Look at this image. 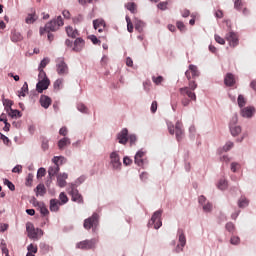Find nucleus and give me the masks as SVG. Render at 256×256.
<instances>
[{
	"instance_id": "nucleus-17",
	"label": "nucleus",
	"mask_w": 256,
	"mask_h": 256,
	"mask_svg": "<svg viewBox=\"0 0 256 256\" xmlns=\"http://www.w3.org/2000/svg\"><path fill=\"white\" fill-rule=\"evenodd\" d=\"M93 27L98 31V33H103L105 30V20L96 19L93 21Z\"/></svg>"
},
{
	"instance_id": "nucleus-39",
	"label": "nucleus",
	"mask_w": 256,
	"mask_h": 256,
	"mask_svg": "<svg viewBox=\"0 0 256 256\" xmlns=\"http://www.w3.org/2000/svg\"><path fill=\"white\" fill-rule=\"evenodd\" d=\"M217 187H218V189H220L221 191H225V189H227V180L221 179V180L218 182Z\"/></svg>"
},
{
	"instance_id": "nucleus-52",
	"label": "nucleus",
	"mask_w": 256,
	"mask_h": 256,
	"mask_svg": "<svg viewBox=\"0 0 256 256\" xmlns=\"http://www.w3.org/2000/svg\"><path fill=\"white\" fill-rule=\"evenodd\" d=\"M4 184L7 185V187L10 189V191H15V184L11 181L5 179Z\"/></svg>"
},
{
	"instance_id": "nucleus-24",
	"label": "nucleus",
	"mask_w": 256,
	"mask_h": 256,
	"mask_svg": "<svg viewBox=\"0 0 256 256\" xmlns=\"http://www.w3.org/2000/svg\"><path fill=\"white\" fill-rule=\"evenodd\" d=\"M69 145H71V139L68 137H64L58 141V149L60 150L65 149Z\"/></svg>"
},
{
	"instance_id": "nucleus-64",
	"label": "nucleus",
	"mask_w": 256,
	"mask_h": 256,
	"mask_svg": "<svg viewBox=\"0 0 256 256\" xmlns=\"http://www.w3.org/2000/svg\"><path fill=\"white\" fill-rule=\"evenodd\" d=\"M151 113H157V101H153L151 104Z\"/></svg>"
},
{
	"instance_id": "nucleus-58",
	"label": "nucleus",
	"mask_w": 256,
	"mask_h": 256,
	"mask_svg": "<svg viewBox=\"0 0 256 256\" xmlns=\"http://www.w3.org/2000/svg\"><path fill=\"white\" fill-rule=\"evenodd\" d=\"M214 37H215L216 43H219L220 45H225V39H223L221 36L215 35Z\"/></svg>"
},
{
	"instance_id": "nucleus-6",
	"label": "nucleus",
	"mask_w": 256,
	"mask_h": 256,
	"mask_svg": "<svg viewBox=\"0 0 256 256\" xmlns=\"http://www.w3.org/2000/svg\"><path fill=\"white\" fill-rule=\"evenodd\" d=\"M95 245H97V239L93 238L91 240H84L77 243V249H82L85 251H89V249H95Z\"/></svg>"
},
{
	"instance_id": "nucleus-28",
	"label": "nucleus",
	"mask_w": 256,
	"mask_h": 256,
	"mask_svg": "<svg viewBox=\"0 0 256 256\" xmlns=\"http://www.w3.org/2000/svg\"><path fill=\"white\" fill-rule=\"evenodd\" d=\"M11 105H13V103L11 101H8L7 107H9V109H10L8 112V115L10 117H21V112L19 110L11 109Z\"/></svg>"
},
{
	"instance_id": "nucleus-32",
	"label": "nucleus",
	"mask_w": 256,
	"mask_h": 256,
	"mask_svg": "<svg viewBox=\"0 0 256 256\" xmlns=\"http://www.w3.org/2000/svg\"><path fill=\"white\" fill-rule=\"evenodd\" d=\"M41 149L42 151L49 150V139H47L46 137L41 138Z\"/></svg>"
},
{
	"instance_id": "nucleus-46",
	"label": "nucleus",
	"mask_w": 256,
	"mask_h": 256,
	"mask_svg": "<svg viewBox=\"0 0 256 256\" xmlns=\"http://www.w3.org/2000/svg\"><path fill=\"white\" fill-rule=\"evenodd\" d=\"M50 59L49 58H44L41 62L40 65L38 67V69H45L47 67V65H49L50 63Z\"/></svg>"
},
{
	"instance_id": "nucleus-45",
	"label": "nucleus",
	"mask_w": 256,
	"mask_h": 256,
	"mask_svg": "<svg viewBox=\"0 0 256 256\" xmlns=\"http://www.w3.org/2000/svg\"><path fill=\"white\" fill-rule=\"evenodd\" d=\"M152 81L155 83V85H161V83L164 81V78L163 76H152Z\"/></svg>"
},
{
	"instance_id": "nucleus-53",
	"label": "nucleus",
	"mask_w": 256,
	"mask_h": 256,
	"mask_svg": "<svg viewBox=\"0 0 256 256\" xmlns=\"http://www.w3.org/2000/svg\"><path fill=\"white\" fill-rule=\"evenodd\" d=\"M28 253H37V245L30 244L27 247Z\"/></svg>"
},
{
	"instance_id": "nucleus-33",
	"label": "nucleus",
	"mask_w": 256,
	"mask_h": 256,
	"mask_svg": "<svg viewBox=\"0 0 256 256\" xmlns=\"http://www.w3.org/2000/svg\"><path fill=\"white\" fill-rule=\"evenodd\" d=\"M66 33L68 37H72V39L77 37V30H74L71 26L66 27Z\"/></svg>"
},
{
	"instance_id": "nucleus-10",
	"label": "nucleus",
	"mask_w": 256,
	"mask_h": 256,
	"mask_svg": "<svg viewBox=\"0 0 256 256\" xmlns=\"http://www.w3.org/2000/svg\"><path fill=\"white\" fill-rule=\"evenodd\" d=\"M225 39L228 41L230 47H237L239 45V36L235 32H228Z\"/></svg>"
},
{
	"instance_id": "nucleus-51",
	"label": "nucleus",
	"mask_w": 256,
	"mask_h": 256,
	"mask_svg": "<svg viewBox=\"0 0 256 256\" xmlns=\"http://www.w3.org/2000/svg\"><path fill=\"white\" fill-rule=\"evenodd\" d=\"M188 89L195 91V89H197V82H195V80H189Z\"/></svg>"
},
{
	"instance_id": "nucleus-27",
	"label": "nucleus",
	"mask_w": 256,
	"mask_h": 256,
	"mask_svg": "<svg viewBox=\"0 0 256 256\" xmlns=\"http://www.w3.org/2000/svg\"><path fill=\"white\" fill-rule=\"evenodd\" d=\"M62 205L61 201L57 199L50 200V211L57 212L59 211V206Z\"/></svg>"
},
{
	"instance_id": "nucleus-26",
	"label": "nucleus",
	"mask_w": 256,
	"mask_h": 256,
	"mask_svg": "<svg viewBox=\"0 0 256 256\" xmlns=\"http://www.w3.org/2000/svg\"><path fill=\"white\" fill-rule=\"evenodd\" d=\"M52 163H54V165H58L60 167V165L67 163V158L63 157V156H54L52 159Z\"/></svg>"
},
{
	"instance_id": "nucleus-9",
	"label": "nucleus",
	"mask_w": 256,
	"mask_h": 256,
	"mask_svg": "<svg viewBox=\"0 0 256 256\" xmlns=\"http://www.w3.org/2000/svg\"><path fill=\"white\" fill-rule=\"evenodd\" d=\"M193 91L194 90H191L189 87H182L179 89L180 95L182 97H188L190 101H197V95Z\"/></svg>"
},
{
	"instance_id": "nucleus-14",
	"label": "nucleus",
	"mask_w": 256,
	"mask_h": 256,
	"mask_svg": "<svg viewBox=\"0 0 256 256\" xmlns=\"http://www.w3.org/2000/svg\"><path fill=\"white\" fill-rule=\"evenodd\" d=\"M49 85H51V81H49V79L39 80L36 85V91H38V93H43V91L49 89Z\"/></svg>"
},
{
	"instance_id": "nucleus-22",
	"label": "nucleus",
	"mask_w": 256,
	"mask_h": 256,
	"mask_svg": "<svg viewBox=\"0 0 256 256\" xmlns=\"http://www.w3.org/2000/svg\"><path fill=\"white\" fill-rule=\"evenodd\" d=\"M224 84L226 87H233L235 85V76L232 73H227L224 78Z\"/></svg>"
},
{
	"instance_id": "nucleus-29",
	"label": "nucleus",
	"mask_w": 256,
	"mask_h": 256,
	"mask_svg": "<svg viewBox=\"0 0 256 256\" xmlns=\"http://www.w3.org/2000/svg\"><path fill=\"white\" fill-rule=\"evenodd\" d=\"M59 171H60L59 164H54V166H51L48 169L49 177H55V175H57V173H59Z\"/></svg>"
},
{
	"instance_id": "nucleus-19",
	"label": "nucleus",
	"mask_w": 256,
	"mask_h": 256,
	"mask_svg": "<svg viewBox=\"0 0 256 256\" xmlns=\"http://www.w3.org/2000/svg\"><path fill=\"white\" fill-rule=\"evenodd\" d=\"M83 47H85V40H83V38H76L74 41L73 51L79 53V51L83 50Z\"/></svg>"
},
{
	"instance_id": "nucleus-8",
	"label": "nucleus",
	"mask_w": 256,
	"mask_h": 256,
	"mask_svg": "<svg viewBox=\"0 0 256 256\" xmlns=\"http://www.w3.org/2000/svg\"><path fill=\"white\" fill-rule=\"evenodd\" d=\"M110 165L112 166V169H121V158L119 157V153L112 152L110 154Z\"/></svg>"
},
{
	"instance_id": "nucleus-63",
	"label": "nucleus",
	"mask_w": 256,
	"mask_h": 256,
	"mask_svg": "<svg viewBox=\"0 0 256 256\" xmlns=\"http://www.w3.org/2000/svg\"><path fill=\"white\" fill-rule=\"evenodd\" d=\"M67 133H68L67 127H62L59 130V135H62V137H67Z\"/></svg>"
},
{
	"instance_id": "nucleus-55",
	"label": "nucleus",
	"mask_w": 256,
	"mask_h": 256,
	"mask_svg": "<svg viewBox=\"0 0 256 256\" xmlns=\"http://www.w3.org/2000/svg\"><path fill=\"white\" fill-rule=\"evenodd\" d=\"M241 239L237 236H232L230 239L231 245H239Z\"/></svg>"
},
{
	"instance_id": "nucleus-2",
	"label": "nucleus",
	"mask_w": 256,
	"mask_h": 256,
	"mask_svg": "<svg viewBox=\"0 0 256 256\" xmlns=\"http://www.w3.org/2000/svg\"><path fill=\"white\" fill-rule=\"evenodd\" d=\"M167 127L170 135H176L177 141H181V139H183V135H185L183 123L177 121L176 124L173 125L171 122H167Z\"/></svg>"
},
{
	"instance_id": "nucleus-20",
	"label": "nucleus",
	"mask_w": 256,
	"mask_h": 256,
	"mask_svg": "<svg viewBox=\"0 0 256 256\" xmlns=\"http://www.w3.org/2000/svg\"><path fill=\"white\" fill-rule=\"evenodd\" d=\"M51 103H52V100H51V98L49 96L42 95L40 97V105L44 109H49V107L51 106Z\"/></svg>"
},
{
	"instance_id": "nucleus-15",
	"label": "nucleus",
	"mask_w": 256,
	"mask_h": 256,
	"mask_svg": "<svg viewBox=\"0 0 256 256\" xmlns=\"http://www.w3.org/2000/svg\"><path fill=\"white\" fill-rule=\"evenodd\" d=\"M69 193L72 197V201H74L75 203H83V196L79 193V190H77L75 187H72Z\"/></svg>"
},
{
	"instance_id": "nucleus-62",
	"label": "nucleus",
	"mask_w": 256,
	"mask_h": 256,
	"mask_svg": "<svg viewBox=\"0 0 256 256\" xmlns=\"http://www.w3.org/2000/svg\"><path fill=\"white\" fill-rule=\"evenodd\" d=\"M167 5H168L167 2H160L158 4V9H161V11H165L167 9Z\"/></svg>"
},
{
	"instance_id": "nucleus-30",
	"label": "nucleus",
	"mask_w": 256,
	"mask_h": 256,
	"mask_svg": "<svg viewBox=\"0 0 256 256\" xmlns=\"http://www.w3.org/2000/svg\"><path fill=\"white\" fill-rule=\"evenodd\" d=\"M145 28V22L141 20H135V29L138 33H143V29Z\"/></svg>"
},
{
	"instance_id": "nucleus-41",
	"label": "nucleus",
	"mask_w": 256,
	"mask_h": 256,
	"mask_svg": "<svg viewBox=\"0 0 256 256\" xmlns=\"http://www.w3.org/2000/svg\"><path fill=\"white\" fill-rule=\"evenodd\" d=\"M60 204L65 205V203L69 202V198L65 195V192H61L59 195Z\"/></svg>"
},
{
	"instance_id": "nucleus-1",
	"label": "nucleus",
	"mask_w": 256,
	"mask_h": 256,
	"mask_svg": "<svg viewBox=\"0 0 256 256\" xmlns=\"http://www.w3.org/2000/svg\"><path fill=\"white\" fill-rule=\"evenodd\" d=\"M65 23L63 22V17L58 16L56 19L48 22L44 28H40V35H44L46 33H50V31H58L59 27H63Z\"/></svg>"
},
{
	"instance_id": "nucleus-40",
	"label": "nucleus",
	"mask_w": 256,
	"mask_h": 256,
	"mask_svg": "<svg viewBox=\"0 0 256 256\" xmlns=\"http://www.w3.org/2000/svg\"><path fill=\"white\" fill-rule=\"evenodd\" d=\"M203 205V211H205V213H211V211H213V204H211V202H207L206 204H202Z\"/></svg>"
},
{
	"instance_id": "nucleus-43",
	"label": "nucleus",
	"mask_w": 256,
	"mask_h": 256,
	"mask_svg": "<svg viewBox=\"0 0 256 256\" xmlns=\"http://www.w3.org/2000/svg\"><path fill=\"white\" fill-rule=\"evenodd\" d=\"M234 1V9L237 11H241L243 9V1L242 0H233Z\"/></svg>"
},
{
	"instance_id": "nucleus-49",
	"label": "nucleus",
	"mask_w": 256,
	"mask_h": 256,
	"mask_svg": "<svg viewBox=\"0 0 256 256\" xmlns=\"http://www.w3.org/2000/svg\"><path fill=\"white\" fill-rule=\"evenodd\" d=\"M126 22H127L128 32L133 33V23L131 22V18H129V16H126Z\"/></svg>"
},
{
	"instance_id": "nucleus-12",
	"label": "nucleus",
	"mask_w": 256,
	"mask_h": 256,
	"mask_svg": "<svg viewBox=\"0 0 256 256\" xmlns=\"http://www.w3.org/2000/svg\"><path fill=\"white\" fill-rule=\"evenodd\" d=\"M237 123V116H233L230 122V133L233 137H237L241 133V126L235 125Z\"/></svg>"
},
{
	"instance_id": "nucleus-38",
	"label": "nucleus",
	"mask_w": 256,
	"mask_h": 256,
	"mask_svg": "<svg viewBox=\"0 0 256 256\" xmlns=\"http://www.w3.org/2000/svg\"><path fill=\"white\" fill-rule=\"evenodd\" d=\"M247 205H249V200H247V198L242 196L238 201V207L243 208V207H247Z\"/></svg>"
},
{
	"instance_id": "nucleus-11",
	"label": "nucleus",
	"mask_w": 256,
	"mask_h": 256,
	"mask_svg": "<svg viewBox=\"0 0 256 256\" xmlns=\"http://www.w3.org/2000/svg\"><path fill=\"white\" fill-rule=\"evenodd\" d=\"M185 75L188 81L199 77V70L197 69V66L190 64L189 69L185 72Z\"/></svg>"
},
{
	"instance_id": "nucleus-57",
	"label": "nucleus",
	"mask_w": 256,
	"mask_h": 256,
	"mask_svg": "<svg viewBox=\"0 0 256 256\" xmlns=\"http://www.w3.org/2000/svg\"><path fill=\"white\" fill-rule=\"evenodd\" d=\"M128 141L130 145H135V143L137 142V136L131 134L130 136H128Z\"/></svg>"
},
{
	"instance_id": "nucleus-60",
	"label": "nucleus",
	"mask_w": 256,
	"mask_h": 256,
	"mask_svg": "<svg viewBox=\"0 0 256 256\" xmlns=\"http://www.w3.org/2000/svg\"><path fill=\"white\" fill-rule=\"evenodd\" d=\"M23 172V166L17 165L12 169V173H22Z\"/></svg>"
},
{
	"instance_id": "nucleus-56",
	"label": "nucleus",
	"mask_w": 256,
	"mask_h": 256,
	"mask_svg": "<svg viewBox=\"0 0 256 256\" xmlns=\"http://www.w3.org/2000/svg\"><path fill=\"white\" fill-rule=\"evenodd\" d=\"M226 229L227 231H229V233H233V231H235V224L232 222H228L226 224Z\"/></svg>"
},
{
	"instance_id": "nucleus-34",
	"label": "nucleus",
	"mask_w": 256,
	"mask_h": 256,
	"mask_svg": "<svg viewBox=\"0 0 256 256\" xmlns=\"http://www.w3.org/2000/svg\"><path fill=\"white\" fill-rule=\"evenodd\" d=\"M74 25H79L85 21V17L82 14H78L72 18Z\"/></svg>"
},
{
	"instance_id": "nucleus-18",
	"label": "nucleus",
	"mask_w": 256,
	"mask_h": 256,
	"mask_svg": "<svg viewBox=\"0 0 256 256\" xmlns=\"http://www.w3.org/2000/svg\"><path fill=\"white\" fill-rule=\"evenodd\" d=\"M254 114H255V108L253 106H248L241 110L242 117H246L247 119L253 117Z\"/></svg>"
},
{
	"instance_id": "nucleus-16",
	"label": "nucleus",
	"mask_w": 256,
	"mask_h": 256,
	"mask_svg": "<svg viewBox=\"0 0 256 256\" xmlns=\"http://www.w3.org/2000/svg\"><path fill=\"white\" fill-rule=\"evenodd\" d=\"M67 179H69V174H67V173L58 174V176H57L58 187H66Z\"/></svg>"
},
{
	"instance_id": "nucleus-35",
	"label": "nucleus",
	"mask_w": 256,
	"mask_h": 256,
	"mask_svg": "<svg viewBox=\"0 0 256 256\" xmlns=\"http://www.w3.org/2000/svg\"><path fill=\"white\" fill-rule=\"evenodd\" d=\"M29 92V84H27V82H25L21 88V90L18 92L19 93V97H25L26 93Z\"/></svg>"
},
{
	"instance_id": "nucleus-25",
	"label": "nucleus",
	"mask_w": 256,
	"mask_h": 256,
	"mask_svg": "<svg viewBox=\"0 0 256 256\" xmlns=\"http://www.w3.org/2000/svg\"><path fill=\"white\" fill-rule=\"evenodd\" d=\"M143 157H145V152L143 151H138L135 155V163L136 165H138L139 167H142L143 165Z\"/></svg>"
},
{
	"instance_id": "nucleus-31",
	"label": "nucleus",
	"mask_w": 256,
	"mask_h": 256,
	"mask_svg": "<svg viewBox=\"0 0 256 256\" xmlns=\"http://www.w3.org/2000/svg\"><path fill=\"white\" fill-rule=\"evenodd\" d=\"M126 9H128V11H131L133 14L137 13V4H135V2H128L125 5Z\"/></svg>"
},
{
	"instance_id": "nucleus-4",
	"label": "nucleus",
	"mask_w": 256,
	"mask_h": 256,
	"mask_svg": "<svg viewBox=\"0 0 256 256\" xmlns=\"http://www.w3.org/2000/svg\"><path fill=\"white\" fill-rule=\"evenodd\" d=\"M83 227L87 231H89L90 229L95 231L97 229V227H99V214L93 213L92 216H90L89 218L85 219Z\"/></svg>"
},
{
	"instance_id": "nucleus-44",
	"label": "nucleus",
	"mask_w": 256,
	"mask_h": 256,
	"mask_svg": "<svg viewBox=\"0 0 256 256\" xmlns=\"http://www.w3.org/2000/svg\"><path fill=\"white\" fill-rule=\"evenodd\" d=\"M54 89H57V91H59L60 89H63V79H57L54 82Z\"/></svg>"
},
{
	"instance_id": "nucleus-54",
	"label": "nucleus",
	"mask_w": 256,
	"mask_h": 256,
	"mask_svg": "<svg viewBox=\"0 0 256 256\" xmlns=\"http://www.w3.org/2000/svg\"><path fill=\"white\" fill-rule=\"evenodd\" d=\"M77 109L78 111H80L81 113H87V106H85V104L83 103H79L77 105Z\"/></svg>"
},
{
	"instance_id": "nucleus-48",
	"label": "nucleus",
	"mask_w": 256,
	"mask_h": 256,
	"mask_svg": "<svg viewBox=\"0 0 256 256\" xmlns=\"http://www.w3.org/2000/svg\"><path fill=\"white\" fill-rule=\"evenodd\" d=\"M239 169H241V164H239L237 162H232L231 163V171L233 173H236L237 171H239Z\"/></svg>"
},
{
	"instance_id": "nucleus-21",
	"label": "nucleus",
	"mask_w": 256,
	"mask_h": 256,
	"mask_svg": "<svg viewBox=\"0 0 256 256\" xmlns=\"http://www.w3.org/2000/svg\"><path fill=\"white\" fill-rule=\"evenodd\" d=\"M179 233V243L178 246H177V251H183V247H185L186 243H187V239L185 238V234H183V231L182 230H179L178 231ZM180 246L182 248H180Z\"/></svg>"
},
{
	"instance_id": "nucleus-13",
	"label": "nucleus",
	"mask_w": 256,
	"mask_h": 256,
	"mask_svg": "<svg viewBox=\"0 0 256 256\" xmlns=\"http://www.w3.org/2000/svg\"><path fill=\"white\" fill-rule=\"evenodd\" d=\"M117 139L120 145H126L127 141H129V130L126 128L122 129L121 132L118 133Z\"/></svg>"
},
{
	"instance_id": "nucleus-23",
	"label": "nucleus",
	"mask_w": 256,
	"mask_h": 256,
	"mask_svg": "<svg viewBox=\"0 0 256 256\" xmlns=\"http://www.w3.org/2000/svg\"><path fill=\"white\" fill-rule=\"evenodd\" d=\"M10 39L13 43H19V41H23V35L16 30H13L11 32Z\"/></svg>"
},
{
	"instance_id": "nucleus-37",
	"label": "nucleus",
	"mask_w": 256,
	"mask_h": 256,
	"mask_svg": "<svg viewBox=\"0 0 256 256\" xmlns=\"http://www.w3.org/2000/svg\"><path fill=\"white\" fill-rule=\"evenodd\" d=\"M36 195H40L41 197H43V195H45V193H47V191L45 190V185L43 184H39L37 187H36Z\"/></svg>"
},
{
	"instance_id": "nucleus-5",
	"label": "nucleus",
	"mask_w": 256,
	"mask_h": 256,
	"mask_svg": "<svg viewBox=\"0 0 256 256\" xmlns=\"http://www.w3.org/2000/svg\"><path fill=\"white\" fill-rule=\"evenodd\" d=\"M161 215H163L162 210H157L152 215L150 221L148 222V227H154L155 229H160L163 225V222L161 221Z\"/></svg>"
},
{
	"instance_id": "nucleus-61",
	"label": "nucleus",
	"mask_w": 256,
	"mask_h": 256,
	"mask_svg": "<svg viewBox=\"0 0 256 256\" xmlns=\"http://www.w3.org/2000/svg\"><path fill=\"white\" fill-rule=\"evenodd\" d=\"M233 149V142H227L226 145L223 147L224 151H231Z\"/></svg>"
},
{
	"instance_id": "nucleus-42",
	"label": "nucleus",
	"mask_w": 256,
	"mask_h": 256,
	"mask_svg": "<svg viewBox=\"0 0 256 256\" xmlns=\"http://www.w3.org/2000/svg\"><path fill=\"white\" fill-rule=\"evenodd\" d=\"M246 104H247V100L245 99V96L240 94L238 96V106L239 107H245Z\"/></svg>"
},
{
	"instance_id": "nucleus-50",
	"label": "nucleus",
	"mask_w": 256,
	"mask_h": 256,
	"mask_svg": "<svg viewBox=\"0 0 256 256\" xmlns=\"http://www.w3.org/2000/svg\"><path fill=\"white\" fill-rule=\"evenodd\" d=\"M38 71H39L38 79H40V81H42L43 79H49L47 78V73H45V70L38 68Z\"/></svg>"
},
{
	"instance_id": "nucleus-47",
	"label": "nucleus",
	"mask_w": 256,
	"mask_h": 256,
	"mask_svg": "<svg viewBox=\"0 0 256 256\" xmlns=\"http://www.w3.org/2000/svg\"><path fill=\"white\" fill-rule=\"evenodd\" d=\"M40 213H41V215H43L44 217H47V215H49V209H47V207L45 206V204H40Z\"/></svg>"
},
{
	"instance_id": "nucleus-36",
	"label": "nucleus",
	"mask_w": 256,
	"mask_h": 256,
	"mask_svg": "<svg viewBox=\"0 0 256 256\" xmlns=\"http://www.w3.org/2000/svg\"><path fill=\"white\" fill-rule=\"evenodd\" d=\"M25 21L28 25H31L32 23H35V21H37V14H35V13L28 14Z\"/></svg>"
},
{
	"instance_id": "nucleus-59",
	"label": "nucleus",
	"mask_w": 256,
	"mask_h": 256,
	"mask_svg": "<svg viewBox=\"0 0 256 256\" xmlns=\"http://www.w3.org/2000/svg\"><path fill=\"white\" fill-rule=\"evenodd\" d=\"M47 174V171L45 170V168H40L37 172V177H45V175Z\"/></svg>"
},
{
	"instance_id": "nucleus-3",
	"label": "nucleus",
	"mask_w": 256,
	"mask_h": 256,
	"mask_svg": "<svg viewBox=\"0 0 256 256\" xmlns=\"http://www.w3.org/2000/svg\"><path fill=\"white\" fill-rule=\"evenodd\" d=\"M26 231L28 233L29 239H34V241H37L43 237V231L40 228H35L31 222L26 223Z\"/></svg>"
},
{
	"instance_id": "nucleus-7",
	"label": "nucleus",
	"mask_w": 256,
	"mask_h": 256,
	"mask_svg": "<svg viewBox=\"0 0 256 256\" xmlns=\"http://www.w3.org/2000/svg\"><path fill=\"white\" fill-rule=\"evenodd\" d=\"M56 71L58 75H67V73H69V67L63 58L56 60Z\"/></svg>"
}]
</instances>
